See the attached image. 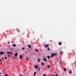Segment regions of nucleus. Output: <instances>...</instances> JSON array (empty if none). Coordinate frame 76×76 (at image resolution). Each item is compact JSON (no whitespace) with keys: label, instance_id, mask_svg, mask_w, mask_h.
Wrapping results in <instances>:
<instances>
[{"label":"nucleus","instance_id":"39","mask_svg":"<svg viewBox=\"0 0 76 76\" xmlns=\"http://www.w3.org/2000/svg\"><path fill=\"white\" fill-rule=\"evenodd\" d=\"M28 58H27V60H28Z\"/></svg>","mask_w":76,"mask_h":76},{"label":"nucleus","instance_id":"27","mask_svg":"<svg viewBox=\"0 0 76 76\" xmlns=\"http://www.w3.org/2000/svg\"><path fill=\"white\" fill-rule=\"evenodd\" d=\"M7 57H10V55H8Z\"/></svg>","mask_w":76,"mask_h":76},{"label":"nucleus","instance_id":"7","mask_svg":"<svg viewBox=\"0 0 76 76\" xmlns=\"http://www.w3.org/2000/svg\"><path fill=\"white\" fill-rule=\"evenodd\" d=\"M15 57H16V56H18V53H16L15 54Z\"/></svg>","mask_w":76,"mask_h":76},{"label":"nucleus","instance_id":"10","mask_svg":"<svg viewBox=\"0 0 76 76\" xmlns=\"http://www.w3.org/2000/svg\"><path fill=\"white\" fill-rule=\"evenodd\" d=\"M0 54H4V53L3 52H0Z\"/></svg>","mask_w":76,"mask_h":76},{"label":"nucleus","instance_id":"38","mask_svg":"<svg viewBox=\"0 0 76 76\" xmlns=\"http://www.w3.org/2000/svg\"><path fill=\"white\" fill-rule=\"evenodd\" d=\"M1 73L0 72V74L1 75Z\"/></svg>","mask_w":76,"mask_h":76},{"label":"nucleus","instance_id":"37","mask_svg":"<svg viewBox=\"0 0 76 76\" xmlns=\"http://www.w3.org/2000/svg\"><path fill=\"white\" fill-rule=\"evenodd\" d=\"M1 61V60H0V61Z\"/></svg>","mask_w":76,"mask_h":76},{"label":"nucleus","instance_id":"15","mask_svg":"<svg viewBox=\"0 0 76 76\" xmlns=\"http://www.w3.org/2000/svg\"><path fill=\"white\" fill-rule=\"evenodd\" d=\"M38 62H39H39L40 61V59H38Z\"/></svg>","mask_w":76,"mask_h":76},{"label":"nucleus","instance_id":"35","mask_svg":"<svg viewBox=\"0 0 76 76\" xmlns=\"http://www.w3.org/2000/svg\"><path fill=\"white\" fill-rule=\"evenodd\" d=\"M56 76H58V75L57 74H56Z\"/></svg>","mask_w":76,"mask_h":76},{"label":"nucleus","instance_id":"41","mask_svg":"<svg viewBox=\"0 0 76 76\" xmlns=\"http://www.w3.org/2000/svg\"><path fill=\"white\" fill-rule=\"evenodd\" d=\"M0 76H1V75H0Z\"/></svg>","mask_w":76,"mask_h":76},{"label":"nucleus","instance_id":"29","mask_svg":"<svg viewBox=\"0 0 76 76\" xmlns=\"http://www.w3.org/2000/svg\"><path fill=\"white\" fill-rule=\"evenodd\" d=\"M4 71H5V69H4V70H3L2 71V72H3Z\"/></svg>","mask_w":76,"mask_h":76},{"label":"nucleus","instance_id":"12","mask_svg":"<svg viewBox=\"0 0 76 76\" xmlns=\"http://www.w3.org/2000/svg\"><path fill=\"white\" fill-rule=\"evenodd\" d=\"M36 74H37V72H35L34 74V76H35V75H36Z\"/></svg>","mask_w":76,"mask_h":76},{"label":"nucleus","instance_id":"13","mask_svg":"<svg viewBox=\"0 0 76 76\" xmlns=\"http://www.w3.org/2000/svg\"><path fill=\"white\" fill-rule=\"evenodd\" d=\"M61 42H60L59 43H58L59 45H61Z\"/></svg>","mask_w":76,"mask_h":76},{"label":"nucleus","instance_id":"9","mask_svg":"<svg viewBox=\"0 0 76 76\" xmlns=\"http://www.w3.org/2000/svg\"><path fill=\"white\" fill-rule=\"evenodd\" d=\"M9 50H10V51H13V48H10Z\"/></svg>","mask_w":76,"mask_h":76},{"label":"nucleus","instance_id":"40","mask_svg":"<svg viewBox=\"0 0 76 76\" xmlns=\"http://www.w3.org/2000/svg\"><path fill=\"white\" fill-rule=\"evenodd\" d=\"M21 76H23L22 75H21Z\"/></svg>","mask_w":76,"mask_h":76},{"label":"nucleus","instance_id":"17","mask_svg":"<svg viewBox=\"0 0 76 76\" xmlns=\"http://www.w3.org/2000/svg\"><path fill=\"white\" fill-rule=\"evenodd\" d=\"M28 47H29V48H31V46L30 45H28Z\"/></svg>","mask_w":76,"mask_h":76},{"label":"nucleus","instance_id":"36","mask_svg":"<svg viewBox=\"0 0 76 76\" xmlns=\"http://www.w3.org/2000/svg\"><path fill=\"white\" fill-rule=\"evenodd\" d=\"M57 61H59V60H58H58H57Z\"/></svg>","mask_w":76,"mask_h":76},{"label":"nucleus","instance_id":"14","mask_svg":"<svg viewBox=\"0 0 76 76\" xmlns=\"http://www.w3.org/2000/svg\"><path fill=\"white\" fill-rule=\"evenodd\" d=\"M69 73L70 74H72V71H70L69 72Z\"/></svg>","mask_w":76,"mask_h":76},{"label":"nucleus","instance_id":"31","mask_svg":"<svg viewBox=\"0 0 76 76\" xmlns=\"http://www.w3.org/2000/svg\"><path fill=\"white\" fill-rule=\"evenodd\" d=\"M10 42H8V44H10Z\"/></svg>","mask_w":76,"mask_h":76},{"label":"nucleus","instance_id":"26","mask_svg":"<svg viewBox=\"0 0 76 76\" xmlns=\"http://www.w3.org/2000/svg\"><path fill=\"white\" fill-rule=\"evenodd\" d=\"M54 55L55 56H57V54H56V53H55V54H54Z\"/></svg>","mask_w":76,"mask_h":76},{"label":"nucleus","instance_id":"32","mask_svg":"<svg viewBox=\"0 0 76 76\" xmlns=\"http://www.w3.org/2000/svg\"><path fill=\"white\" fill-rule=\"evenodd\" d=\"M43 76H46V75L45 74H44Z\"/></svg>","mask_w":76,"mask_h":76},{"label":"nucleus","instance_id":"28","mask_svg":"<svg viewBox=\"0 0 76 76\" xmlns=\"http://www.w3.org/2000/svg\"><path fill=\"white\" fill-rule=\"evenodd\" d=\"M2 59L3 60H4V58H2Z\"/></svg>","mask_w":76,"mask_h":76},{"label":"nucleus","instance_id":"4","mask_svg":"<svg viewBox=\"0 0 76 76\" xmlns=\"http://www.w3.org/2000/svg\"><path fill=\"white\" fill-rule=\"evenodd\" d=\"M34 67L35 69H37L38 67V65H35L34 66Z\"/></svg>","mask_w":76,"mask_h":76},{"label":"nucleus","instance_id":"25","mask_svg":"<svg viewBox=\"0 0 76 76\" xmlns=\"http://www.w3.org/2000/svg\"><path fill=\"white\" fill-rule=\"evenodd\" d=\"M5 59H7V57H5Z\"/></svg>","mask_w":76,"mask_h":76},{"label":"nucleus","instance_id":"16","mask_svg":"<svg viewBox=\"0 0 76 76\" xmlns=\"http://www.w3.org/2000/svg\"><path fill=\"white\" fill-rule=\"evenodd\" d=\"M41 64L42 66H44V63H41Z\"/></svg>","mask_w":76,"mask_h":76},{"label":"nucleus","instance_id":"1","mask_svg":"<svg viewBox=\"0 0 76 76\" xmlns=\"http://www.w3.org/2000/svg\"><path fill=\"white\" fill-rule=\"evenodd\" d=\"M49 46V45H46L45 46V48H47V47H48Z\"/></svg>","mask_w":76,"mask_h":76},{"label":"nucleus","instance_id":"2","mask_svg":"<svg viewBox=\"0 0 76 76\" xmlns=\"http://www.w3.org/2000/svg\"><path fill=\"white\" fill-rule=\"evenodd\" d=\"M20 59H22V55H20Z\"/></svg>","mask_w":76,"mask_h":76},{"label":"nucleus","instance_id":"22","mask_svg":"<svg viewBox=\"0 0 76 76\" xmlns=\"http://www.w3.org/2000/svg\"><path fill=\"white\" fill-rule=\"evenodd\" d=\"M22 49L23 50H25V48H23Z\"/></svg>","mask_w":76,"mask_h":76},{"label":"nucleus","instance_id":"30","mask_svg":"<svg viewBox=\"0 0 76 76\" xmlns=\"http://www.w3.org/2000/svg\"><path fill=\"white\" fill-rule=\"evenodd\" d=\"M17 31H18V32H19V30H17Z\"/></svg>","mask_w":76,"mask_h":76},{"label":"nucleus","instance_id":"18","mask_svg":"<svg viewBox=\"0 0 76 76\" xmlns=\"http://www.w3.org/2000/svg\"><path fill=\"white\" fill-rule=\"evenodd\" d=\"M40 67H39V68H38V70H39V71H40Z\"/></svg>","mask_w":76,"mask_h":76},{"label":"nucleus","instance_id":"11","mask_svg":"<svg viewBox=\"0 0 76 76\" xmlns=\"http://www.w3.org/2000/svg\"><path fill=\"white\" fill-rule=\"evenodd\" d=\"M47 58H48V59H50V56H47Z\"/></svg>","mask_w":76,"mask_h":76},{"label":"nucleus","instance_id":"20","mask_svg":"<svg viewBox=\"0 0 76 76\" xmlns=\"http://www.w3.org/2000/svg\"><path fill=\"white\" fill-rule=\"evenodd\" d=\"M7 74H6L4 75V76H7Z\"/></svg>","mask_w":76,"mask_h":76},{"label":"nucleus","instance_id":"19","mask_svg":"<svg viewBox=\"0 0 76 76\" xmlns=\"http://www.w3.org/2000/svg\"><path fill=\"white\" fill-rule=\"evenodd\" d=\"M48 51H50V48H48Z\"/></svg>","mask_w":76,"mask_h":76},{"label":"nucleus","instance_id":"34","mask_svg":"<svg viewBox=\"0 0 76 76\" xmlns=\"http://www.w3.org/2000/svg\"><path fill=\"white\" fill-rule=\"evenodd\" d=\"M25 53H27L28 52L27 51H26L25 52Z\"/></svg>","mask_w":76,"mask_h":76},{"label":"nucleus","instance_id":"3","mask_svg":"<svg viewBox=\"0 0 76 76\" xmlns=\"http://www.w3.org/2000/svg\"><path fill=\"white\" fill-rule=\"evenodd\" d=\"M43 60H44V61H45L46 62H47V59H46V58H43Z\"/></svg>","mask_w":76,"mask_h":76},{"label":"nucleus","instance_id":"6","mask_svg":"<svg viewBox=\"0 0 76 76\" xmlns=\"http://www.w3.org/2000/svg\"><path fill=\"white\" fill-rule=\"evenodd\" d=\"M54 56V53H53L52 54V55L50 56V57H53Z\"/></svg>","mask_w":76,"mask_h":76},{"label":"nucleus","instance_id":"33","mask_svg":"<svg viewBox=\"0 0 76 76\" xmlns=\"http://www.w3.org/2000/svg\"><path fill=\"white\" fill-rule=\"evenodd\" d=\"M61 54H63V52H61Z\"/></svg>","mask_w":76,"mask_h":76},{"label":"nucleus","instance_id":"21","mask_svg":"<svg viewBox=\"0 0 76 76\" xmlns=\"http://www.w3.org/2000/svg\"><path fill=\"white\" fill-rule=\"evenodd\" d=\"M38 51V49H36L35 50V51L37 52V51Z\"/></svg>","mask_w":76,"mask_h":76},{"label":"nucleus","instance_id":"5","mask_svg":"<svg viewBox=\"0 0 76 76\" xmlns=\"http://www.w3.org/2000/svg\"><path fill=\"white\" fill-rule=\"evenodd\" d=\"M7 54H12V52H7Z\"/></svg>","mask_w":76,"mask_h":76},{"label":"nucleus","instance_id":"23","mask_svg":"<svg viewBox=\"0 0 76 76\" xmlns=\"http://www.w3.org/2000/svg\"><path fill=\"white\" fill-rule=\"evenodd\" d=\"M64 71H66V68H64Z\"/></svg>","mask_w":76,"mask_h":76},{"label":"nucleus","instance_id":"8","mask_svg":"<svg viewBox=\"0 0 76 76\" xmlns=\"http://www.w3.org/2000/svg\"><path fill=\"white\" fill-rule=\"evenodd\" d=\"M12 46L14 47H16V45L15 44H14L12 45Z\"/></svg>","mask_w":76,"mask_h":76},{"label":"nucleus","instance_id":"24","mask_svg":"<svg viewBox=\"0 0 76 76\" xmlns=\"http://www.w3.org/2000/svg\"><path fill=\"white\" fill-rule=\"evenodd\" d=\"M48 68H50V65H48Z\"/></svg>","mask_w":76,"mask_h":76}]
</instances>
